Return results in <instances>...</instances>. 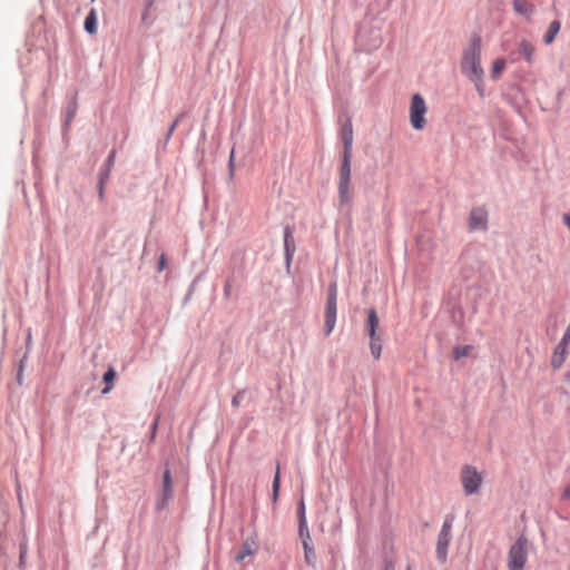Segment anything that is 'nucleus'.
I'll return each mask as SVG.
<instances>
[{
    "label": "nucleus",
    "instance_id": "1",
    "mask_svg": "<svg viewBox=\"0 0 570 570\" xmlns=\"http://www.w3.org/2000/svg\"><path fill=\"white\" fill-rule=\"evenodd\" d=\"M481 38L478 35H473L470 45L463 50L461 59V71L471 81L474 82L476 90L482 96V81L484 70L481 66Z\"/></svg>",
    "mask_w": 570,
    "mask_h": 570
},
{
    "label": "nucleus",
    "instance_id": "2",
    "mask_svg": "<svg viewBox=\"0 0 570 570\" xmlns=\"http://www.w3.org/2000/svg\"><path fill=\"white\" fill-rule=\"evenodd\" d=\"M530 548H532L530 541L524 535H520L508 553L509 570H524Z\"/></svg>",
    "mask_w": 570,
    "mask_h": 570
},
{
    "label": "nucleus",
    "instance_id": "3",
    "mask_svg": "<svg viewBox=\"0 0 570 570\" xmlns=\"http://www.w3.org/2000/svg\"><path fill=\"white\" fill-rule=\"evenodd\" d=\"M337 313V285L335 282L331 283L327 289V299L325 307V324L324 334L330 336L336 324Z\"/></svg>",
    "mask_w": 570,
    "mask_h": 570
},
{
    "label": "nucleus",
    "instance_id": "4",
    "mask_svg": "<svg viewBox=\"0 0 570 570\" xmlns=\"http://www.w3.org/2000/svg\"><path fill=\"white\" fill-rule=\"evenodd\" d=\"M426 105L420 94L413 95L410 105V122L415 130H422L425 127Z\"/></svg>",
    "mask_w": 570,
    "mask_h": 570
},
{
    "label": "nucleus",
    "instance_id": "5",
    "mask_svg": "<svg viewBox=\"0 0 570 570\" xmlns=\"http://www.w3.org/2000/svg\"><path fill=\"white\" fill-rule=\"evenodd\" d=\"M453 517L448 515L442 524L436 542V557L441 562L446 561L448 548L451 542Z\"/></svg>",
    "mask_w": 570,
    "mask_h": 570
},
{
    "label": "nucleus",
    "instance_id": "6",
    "mask_svg": "<svg viewBox=\"0 0 570 570\" xmlns=\"http://www.w3.org/2000/svg\"><path fill=\"white\" fill-rule=\"evenodd\" d=\"M461 482L464 493L466 495H472L479 492L482 483V476L475 468L465 465L461 471Z\"/></svg>",
    "mask_w": 570,
    "mask_h": 570
},
{
    "label": "nucleus",
    "instance_id": "7",
    "mask_svg": "<svg viewBox=\"0 0 570 570\" xmlns=\"http://www.w3.org/2000/svg\"><path fill=\"white\" fill-rule=\"evenodd\" d=\"M173 499V480L170 470L166 469L163 475V487L159 498L156 502V509L163 510L167 507L168 502Z\"/></svg>",
    "mask_w": 570,
    "mask_h": 570
},
{
    "label": "nucleus",
    "instance_id": "8",
    "mask_svg": "<svg viewBox=\"0 0 570 570\" xmlns=\"http://www.w3.org/2000/svg\"><path fill=\"white\" fill-rule=\"evenodd\" d=\"M258 551V541L256 537H248L244 540L238 553L235 557L237 562H243L247 557L254 556Z\"/></svg>",
    "mask_w": 570,
    "mask_h": 570
},
{
    "label": "nucleus",
    "instance_id": "9",
    "mask_svg": "<svg viewBox=\"0 0 570 570\" xmlns=\"http://www.w3.org/2000/svg\"><path fill=\"white\" fill-rule=\"evenodd\" d=\"M488 216L487 213L481 208H473L469 217V228L471 230H484L487 229Z\"/></svg>",
    "mask_w": 570,
    "mask_h": 570
},
{
    "label": "nucleus",
    "instance_id": "10",
    "mask_svg": "<svg viewBox=\"0 0 570 570\" xmlns=\"http://www.w3.org/2000/svg\"><path fill=\"white\" fill-rule=\"evenodd\" d=\"M341 138L343 141V151L352 153L353 146V127L350 119L341 128Z\"/></svg>",
    "mask_w": 570,
    "mask_h": 570
},
{
    "label": "nucleus",
    "instance_id": "11",
    "mask_svg": "<svg viewBox=\"0 0 570 570\" xmlns=\"http://www.w3.org/2000/svg\"><path fill=\"white\" fill-rule=\"evenodd\" d=\"M379 324H380V320H379L376 311L374 308H370L368 312H367V320H366V323H365V332L367 333V335L370 337L379 336L376 334V330L379 327Z\"/></svg>",
    "mask_w": 570,
    "mask_h": 570
},
{
    "label": "nucleus",
    "instance_id": "12",
    "mask_svg": "<svg viewBox=\"0 0 570 570\" xmlns=\"http://www.w3.org/2000/svg\"><path fill=\"white\" fill-rule=\"evenodd\" d=\"M513 9L527 19H530L535 11L534 6L527 0H513Z\"/></svg>",
    "mask_w": 570,
    "mask_h": 570
},
{
    "label": "nucleus",
    "instance_id": "13",
    "mask_svg": "<svg viewBox=\"0 0 570 570\" xmlns=\"http://www.w3.org/2000/svg\"><path fill=\"white\" fill-rule=\"evenodd\" d=\"M567 346L568 345L562 344L560 342L556 346L553 355L551 357V366L553 368H560L563 365L567 355Z\"/></svg>",
    "mask_w": 570,
    "mask_h": 570
},
{
    "label": "nucleus",
    "instance_id": "14",
    "mask_svg": "<svg viewBox=\"0 0 570 570\" xmlns=\"http://www.w3.org/2000/svg\"><path fill=\"white\" fill-rule=\"evenodd\" d=\"M351 159L352 153L343 151L342 164L340 168V180L350 181L351 179Z\"/></svg>",
    "mask_w": 570,
    "mask_h": 570
},
{
    "label": "nucleus",
    "instance_id": "15",
    "mask_svg": "<svg viewBox=\"0 0 570 570\" xmlns=\"http://www.w3.org/2000/svg\"><path fill=\"white\" fill-rule=\"evenodd\" d=\"M535 48L534 46L528 41L527 39H522L519 43V53L523 56L528 63L533 62Z\"/></svg>",
    "mask_w": 570,
    "mask_h": 570
},
{
    "label": "nucleus",
    "instance_id": "16",
    "mask_svg": "<svg viewBox=\"0 0 570 570\" xmlns=\"http://www.w3.org/2000/svg\"><path fill=\"white\" fill-rule=\"evenodd\" d=\"M560 28H561V23L559 20L551 21L547 32L543 36V42L546 45H551L554 41L556 36L560 31Z\"/></svg>",
    "mask_w": 570,
    "mask_h": 570
},
{
    "label": "nucleus",
    "instance_id": "17",
    "mask_svg": "<svg viewBox=\"0 0 570 570\" xmlns=\"http://www.w3.org/2000/svg\"><path fill=\"white\" fill-rule=\"evenodd\" d=\"M83 27L89 35L97 33V13L95 9H91L86 17Z\"/></svg>",
    "mask_w": 570,
    "mask_h": 570
},
{
    "label": "nucleus",
    "instance_id": "18",
    "mask_svg": "<svg viewBox=\"0 0 570 570\" xmlns=\"http://www.w3.org/2000/svg\"><path fill=\"white\" fill-rule=\"evenodd\" d=\"M338 197L341 204H348L351 200L350 195V181L340 180L338 181Z\"/></svg>",
    "mask_w": 570,
    "mask_h": 570
},
{
    "label": "nucleus",
    "instance_id": "19",
    "mask_svg": "<svg viewBox=\"0 0 570 570\" xmlns=\"http://www.w3.org/2000/svg\"><path fill=\"white\" fill-rule=\"evenodd\" d=\"M291 238H292L291 230L288 227H286L285 232H284V247H285L287 261H289L292 258L293 253L295 250L294 243Z\"/></svg>",
    "mask_w": 570,
    "mask_h": 570
},
{
    "label": "nucleus",
    "instance_id": "20",
    "mask_svg": "<svg viewBox=\"0 0 570 570\" xmlns=\"http://www.w3.org/2000/svg\"><path fill=\"white\" fill-rule=\"evenodd\" d=\"M115 158H116V150H111L106 159V163H105L104 168L101 169L99 176H101L104 178H109L111 168L115 164Z\"/></svg>",
    "mask_w": 570,
    "mask_h": 570
},
{
    "label": "nucleus",
    "instance_id": "21",
    "mask_svg": "<svg viewBox=\"0 0 570 570\" xmlns=\"http://www.w3.org/2000/svg\"><path fill=\"white\" fill-rule=\"evenodd\" d=\"M116 379V371L114 367H109L108 371L104 374V382L106 383L105 389L101 391L102 394H107L112 389V383Z\"/></svg>",
    "mask_w": 570,
    "mask_h": 570
},
{
    "label": "nucleus",
    "instance_id": "22",
    "mask_svg": "<svg viewBox=\"0 0 570 570\" xmlns=\"http://www.w3.org/2000/svg\"><path fill=\"white\" fill-rule=\"evenodd\" d=\"M370 350H371L372 356L375 360H379L381 357L382 343H381V337L380 336L370 337Z\"/></svg>",
    "mask_w": 570,
    "mask_h": 570
},
{
    "label": "nucleus",
    "instance_id": "23",
    "mask_svg": "<svg viewBox=\"0 0 570 570\" xmlns=\"http://www.w3.org/2000/svg\"><path fill=\"white\" fill-rule=\"evenodd\" d=\"M279 484H281V469H279V464H277L275 476L273 480V485H272V497H273L274 502H276L277 498H278Z\"/></svg>",
    "mask_w": 570,
    "mask_h": 570
},
{
    "label": "nucleus",
    "instance_id": "24",
    "mask_svg": "<svg viewBox=\"0 0 570 570\" xmlns=\"http://www.w3.org/2000/svg\"><path fill=\"white\" fill-rule=\"evenodd\" d=\"M505 65L507 61L503 58L494 60L491 69V77L493 79H497L502 72V70L505 68Z\"/></svg>",
    "mask_w": 570,
    "mask_h": 570
},
{
    "label": "nucleus",
    "instance_id": "25",
    "mask_svg": "<svg viewBox=\"0 0 570 570\" xmlns=\"http://www.w3.org/2000/svg\"><path fill=\"white\" fill-rule=\"evenodd\" d=\"M472 346L471 345H462V346H455L454 350H453V355H454V358L458 361L462 357H466L470 355L471 351H472Z\"/></svg>",
    "mask_w": 570,
    "mask_h": 570
},
{
    "label": "nucleus",
    "instance_id": "26",
    "mask_svg": "<svg viewBox=\"0 0 570 570\" xmlns=\"http://www.w3.org/2000/svg\"><path fill=\"white\" fill-rule=\"evenodd\" d=\"M304 548V558L307 564L315 566L316 562V553L312 544H305Z\"/></svg>",
    "mask_w": 570,
    "mask_h": 570
},
{
    "label": "nucleus",
    "instance_id": "27",
    "mask_svg": "<svg viewBox=\"0 0 570 570\" xmlns=\"http://www.w3.org/2000/svg\"><path fill=\"white\" fill-rule=\"evenodd\" d=\"M298 533H299V538L302 540L303 547H305V544H312L311 543L312 539H311L307 523L298 524Z\"/></svg>",
    "mask_w": 570,
    "mask_h": 570
},
{
    "label": "nucleus",
    "instance_id": "28",
    "mask_svg": "<svg viewBox=\"0 0 570 570\" xmlns=\"http://www.w3.org/2000/svg\"><path fill=\"white\" fill-rule=\"evenodd\" d=\"M297 513H298V524L307 523L306 514H305V503L303 500H301L298 503Z\"/></svg>",
    "mask_w": 570,
    "mask_h": 570
},
{
    "label": "nucleus",
    "instance_id": "29",
    "mask_svg": "<svg viewBox=\"0 0 570 570\" xmlns=\"http://www.w3.org/2000/svg\"><path fill=\"white\" fill-rule=\"evenodd\" d=\"M149 11L150 10L144 9V12L141 14V23L147 28H149L155 21V19L150 16Z\"/></svg>",
    "mask_w": 570,
    "mask_h": 570
},
{
    "label": "nucleus",
    "instance_id": "30",
    "mask_svg": "<svg viewBox=\"0 0 570 570\" xmlns=\"http://www.w3.org/2000/svg\"><path fill=\"white\" fill-rule=\"evenodd\" d=\"M75 114H76V106L75 105L69 106L67 109V114H66V124L67 125L71 121Z\"/></svg>",
    "mask_w": 570,
    "mask_h": 570
},
{
    "label": "nucleus",
    "instance_id": "31",
    "mask_svg": "<svg viewBox=\"0 0 570 570\" xmlns=\"http://www.w3.org/2000/svg\"><path fill=\"white\" fill-rule=\"evenodd\" d=\"M244 391H240L232 399L233 406L238 407L240 405V402L244 397Z\"/></svg>",
    "mask_w": 570,
    "mask_h": 570
},
{
    "label": "nucleus",
    "instance_id": "32",
    "mask_svg": "<svg viewBox=\"0 0 570 570\" xmlns=\"http://www.w3.org/2000/svg\"><path fill=\"white\" fill-rule=\"evenodd\" d=\"M229 177L233 178L235 164H234V149L230 151L229 161H228Z\"/></svg>",
    "mask_w": 570,
    "mask_h": 570
},
{
    "label": "nucleus",
    "instance_id": "33",
    "mask_svg": "<svg viewBox=\"0 0 570 570\" xmlns=\"http://www.w3.org/2000/svg\"><path fill=\"white\" fill-rule=\"evenodd\" d=\"M109 178H104L101 176H99V181H98V189H99V197L102 199L104 197V188H105V184L108 181Z\"/></svg>",
    "mask_w": 570,
    "mask_h": 570
},
{
    "label": "nucleus",
    "instance_id": "34",
    "mask_svg": "<svg viewBox=\"0 0 570 570\" xmlns=\"http://www.w3.org/2000/svg\"><path fill=\"white\" fill-rule=\"evenodd\" d=\"M560 343L569 345V343H570V324L568 325Z\"/></svg>",
    "mask_w": 570,
    "mask_h": 570
},
{
    "label": "nucleus",
    "instance_id": "35",
    "mask_svg": "<svg viewBox=\"0 0 570 570\" xmlns=\"http://www.w3.org/2000/svg\"><path fill=\"white\" fill-rule=\"evenodd\" d=\"M167 266V261H166V256L164 254L160 255L159 257V261H158V271L161 272L166 268Z\"/></svg>",
    "mask_w": 570,
    "mask_h": 570
},
{
    "label": "nucleus",
    "instance_id": "36",
    "mask_svg": "<svg viewBox=\"0 0 570 570\" xmlns=\"http://www.w3.org/2000/svg\"><path fill=\"white\" fill-rule=\"evenodd\" d=\"M157 426H158V420H155V422L151 425L150 441H153L155 439Z\"/></svg>",
    "mask_w": 570,
    "mask_h": 570
},
{
    "label": "nucleus",
    "instance_id": "37",
    "mask_svg": "<svg viewBox=\"0 0 570 570\" xmlns=\"http://www.w3.org/2000/svg\"><path fill=\"white\" fill-rule=\"evenodd\" d=\"M176 129V124H171V126L169 127L167 134H166V141H168L173 135V132L175 131Z\"/></svg>",
    "mask_w": 570,
    "mask_h": 570
},
{
    "label": "nucleus",
    "instance_id": "38",
    "mask_svg": "<svg viewBox=\"0 0 570 570\" xmlns=\"http://www.w3.org/2000/svg\"><path fill=\"white\" fill-rule=\"evenodd\" d=\"M224 294L226 297H228L230 295V284L227 282L225 287H224Z\"/></svg>",
    "mask_w": 570,
    "mask_h": 570
},
{
    "label": "nucleus",
    "instance_id": "39",
    "mask_svg": "<svg viewBox=\"0 0 570 570\" xmlns=\"http://www.w3.org/2000/svg\"><path fill=\"white\" fill-rule=\"evenodd\" d=\"M154 3H155V0H146L145 9L150 10L151 7L154 6Z\"/></svg>",
    "mask_w": 570,
    "mask_h": 570
},
{
    "label": "nucleus",
    "instance_id": "40",
    "mask_svg": "<svg viewBox=\"0 0 570 570\" xmlns=\"http://www.w3.org/2000/svg\"><path fill=\"white\" fill-rule=\"evenodd\" d=\"M185 112H181L179 116H177V118L174 120L173 124H176V127L178 126V124L181 121V119L185 117Z\"/></svg>",
    "mask_w": 570,
    "mask_h": 570
},
{
    "label": "nucleus",
    "instance_id": "41",
    "mask_svg": "<svg viewBox=\"0 0 570 570\" xmlns=\"http://www.w3.org/2000/svg\"><path fill=\"white\" fill-rule=\"evenodd\" d=\"M384 570H395V568H394V566H393L391 562H387V563L385 564Z\"/></svg>",
    "mask_w": 570,
    "mask_h": 570
},
{
    "label": "nucleus",
    "instance_id": "42",
    "mask_svg": "<svg viewBox=\"0 0 570 570\" xmlns=\"http://www.w3.org/2000/svg\"><path fill=\"white\" fill-rule=\"evenodd\" d=\"M564 497L566 498H570V484L567 487V489L564 490Z\"/></svg>",
    "mask_w": 570,
    "mask_h": 570
},
{
    "label": "nucleus",
    "instance_id": "43",
    "mask_svg": "<svg viewBox=\"0 0 570 570\" xmlns=\"http://www.w3.org/2000/svg\"><path fill=\"white\" fill-rule=\"evenodd\" d=\"M407 570H411L410 567H407Z\"/></svg>",
    "mask_w": 570,
    "mask_h": 570
}]
</instances>
